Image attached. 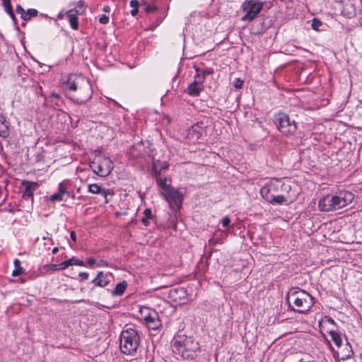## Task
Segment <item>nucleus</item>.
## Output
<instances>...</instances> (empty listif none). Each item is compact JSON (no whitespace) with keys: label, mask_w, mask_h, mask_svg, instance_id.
<instances>
[{"label":"nucleus","mask_w":362,"mask_h":362,"mask_svg":"<svg viewBox=\"0 0 362 362\" xmlns=\"http://www.w3.org/2000/svg\"><path fill=\"white\" fill-rule=\"evenodd\" d=\"M171 346L174 354L186 360L194 359L200 352L198 341L193 337L187 336L181 332L174 336Z\"/></svg>","instance_id":"obj_1"},{"label":"nucleus","mask_w":362,"mask_h":362,"mask_svg":"<svg viewBox=\"0 0 362 362\" xmlns=\"http://www.w3.org/2000/svg\"><path fill=\"white\" fill-rule=\"evenodd\" d=\"M354 194L349 191H341L335 195L327 194L319 200L318 207L321 211L329 212L341 209L350 204Z\"/></svg>","instance_id":"obj_2"},{"label":"nucleus","mask_w":362,"mask_h":362,"mask_svg":"<svg viewBox=\"0 0 362 362\" xmlns=\"http://www.w3.org/2000/svg\"><path fill=\"white\" fill-rule=\"evenodd\" d=\"M286 301L292 310L298 313H305L310 310L315 303L313 297L300 288L290 290Z\"/></svg>","instance_id":"obj_3"},{"label":"nucleus","mask_w":362,"mask_h":362,"mask_svg":"<svg viewBox=\"0 0 362 362\" xmlns=\"http://www.w3.org/2000/svg\"><path fill=\"white\" fill-rule=\"evenodd\" d=\"M139 342L140 337L137 332L133 329H127L121 333L119 349L124 354L134 355Z\"/></svg>","instance_id":"obj_4"},{"label":"nucleus","mask_w":362,"mask_h":362,"mask_svg":"<svg viewBox=\"0 0 362 362\" xmlns=\"http://www.w3.org/2000/svg\"><path fill=\"white\" fill-rule=\"evenodd\" d=\"M275 122L278 129L286 136L292 135L296 131V122L291 120L288 115L285 113L280 112L276 115Z\"/></svg>","instance_id":"obj_5"},{"label":"nucleus","mask_w":362,"mask_h":362,"mask_svg":"<svg viewBox=\"0 0 362 362\" xmlns=\"http://www.w3.org/2000/svg\"><path fill=\"white\" fill-rule=\"evenodd\" d=\"M151 144L148 141H141L134 144L129 149L128 153L130 158L137 160L144 158L146 156H153V150L151 148Z\"/></svg>","instance_id":"obj_6"},{"label":"nucleus","mask_w":362,"mask_h":362,"mask_svg":"<svg viewBox=\"0 0 362 362\" xmlns=\"http://www.w3.org/2000/svg\"><path fill=\"white\" fill-rule=\"evenodd\" d=\"M166 190L162 192L170 207L175 211H179L182 204L183 195L179 189L172 186H165Z\"/></svg>","instance_id":"obj_7"},{"label":"nucleus","mask_w":362,"mask_h":362,"mask_svg":"<svg viewBox=\"0 0 362 362\" xmlns=\"http://www.w3.org/2000/svg\"><path fill=\"white\" fill-rule=\"evenodd\" d=\"M93 171L100 177H107L113 169L112 160L107 157H99L93 163Z\"/></svg>","instance_id":"obj_8"},{"label":"nucleus","mask_w":362,"mask_h":362,"mask_svg":"<svg viewBox=\"0 0 362 362\" xmlns=\"http://www.w3.org/2000/svg\"><path fill=\"white\" fill-rule=\"evenodd\" d=\"M262 7L263 4L261 2H257L254 0L245 1L242 5V8L246 13L242 18V20L252 21L259 13Z\"/></svg>","instance_id":"obj_9"},{"label":"nucleus","mask_w":362,"mask_h":362,"mask_svg":"<svg viewBox=\"0 0 362 362\" xmlns=\"http://www.w3.org/2000/svg\"><path fill=\"white\" fill-rule=\"evenodd\" d=\"M39 187V184L36 182L23 180L21 182V189L23 192V198L25 199H33V192Z\"/></svg>","instance_id":"obj_10"},{"label":"nucleus","mask_w":362,"mask_h":362,"mask_svg":"<svg viewBox=\"0 0 362 362\" xmlns=\"http://www.w3.org/2000/svg\"><path fill=\"white\" fill-rule=\"evenodd\" d=\"M144 320L148 329L156 330L161 325L158 313L153 310H149L146 315L144 316Z\"/></svg>","instance_id":"obj_11"},{"label":"nucleus","mask_w":362,"mask_h":362,"mask_svg":"<svg viewBox=\"0 0 362 362\" xmlns=\"http://www.w3.org/2000/svg\"><path fill=\"white\" fill-rule=\"evenodd\" d=\"M170 298L176 303H185L187 300V293L184 288H175L169 292Z\"/></svg>","instance_id":"obj_12"},{"label":"nucleus","mask_w":362,"mask_h":362,"mask_svg":"<svg viewBox=\"0 0 362 362\" xmlns=\"http://www.w3.org/2000/svg\"><path fill=\"white\" fill-rule=\"evenodd\" d=\"M197 71V74L195 76L194 81L188 86L187 90H203L207 88L204 84L205 76L202 74H199V71Z\"/></svg>","instance_id":"obj_13"},{"label":"nucleus","mask_w":362,"mask_h":362,"mask_svg":"<svg viewBox=\"0 0 362 362\" xmlns=\"http://www.w3.org/2000/svg\"><path fill=\"white\" fill-rule=\"evenodd\" d=\"M279 187V184H274L271 183L269 185H267L264 187H263L261 190L260 193L262 197L265 200H269L270 197H272V195H274L276 194V191Z\"/></svg>","instance_id":"obj_14"},{"label":"nucleus","mask_w":362,"mask_h":362,"mask_svg":"<svg viewBox=\"0 0 362 362\" xmlns=\"http://www.w3.org/2000/svg\"><path fill=\"white\" fill-rule=\"evenodd\" d=\"M110 282V281L108 274L103 272H98L96 277L91 281L93 284L99 287H105Z\"/></svg>","instance_id":"obj_15"},{"label":"nucleus","mask_w":362,"mask_h":362,"mask_svg":"<svg viewBox=\"0 0 362 362\" xmlns=\"http://www.w3.org/2000/svg\"><path fill=\"white\" fill-rule=\"evenodd\" d=\"M67 94L66 95L71 100H74L77 103H83L90 100L92 97V94L88 92L86 95H81V93L83 92H66Z\"/></svg>","instance_id":"obj_16"},{"label":"nucleus","mask_w":362,"mask_h":362,"mask_svg":"<svg viewBox=\"0 0 362 362\" xmlns=\"http://www.w3.org/2000/svg\"><path fill=\"white\" fill-rule=\"evenodd\" d=\"M168 166L166 161L155 160L153 158V175H160L161 171L168 169Z\"/></svg>","instance_id":"obj_17"},{"label":"nucleus","mask_w":362,"mask_h":362,"mask_svg":"<svg viewBox=\"0 0 362 362\" xmlns=\"http://www.w3.org/2000/svg\"><path fill=\"white\" fill-rule=\"evenodd\" d=\"M81 80L80 78L76 76H70L66 81L63 83L64 88L69 89V90H76L78 88V81Z\"/></svg>","instance_id":"obj_18"},{"label":"nucleus","mask_w":362,"mask_h":362,"mask_svg":"<svg viewBox=\"0 0 362 362\" xmlns=\"http://www.w3.org/2000/svg\"><path fill=\"white\" fill-rule=\"evenodd\" d=\"M66 15L71 28L74 30H77L78 28V22L77 17L78 14L74 13V9H71L66 12Z\"/></svg>","instance_id":"obj_19"},{"label":"nucleus","mask_w":362,"mask_h":362,"mask_svg":"<svg viewBox=\"0 0 362 362\" xmlns=\"http://www.w3.org/2000/svg\"><path fill=\"white\" fill-rule=\"evenodd\" d=\"M338 354H341V360H346L351 358L354 353L349 342L346 341L345 347L342 349Z\"/></svg>","instance_id":"obj_20"},{"label":"nucleus","mask_w":362,"mask_h":362,"mask_svg":"<svg viewBox=\"0 0 362 362\" xmlns=\"http://www.w3.org/2000/svg\"><path fill=\"white\" fill-rule=\"evenodd\" d=\"M127 287V284L125 281H123L121 283H119L116 285L114 290L112 291V295L114 296H122L125 291Z\"/></svg>","instance_id":"obj_21"},{"label":"nucleus","mask_w":362,"mask_h":362,"mask_svg":"<svg viewBox=\"0 0 362 362\" xmlns=\"http://www.w3.org/2000/svg\"><path fill=\"white\" fill-rule=\"evenodd\" d=\"M267 202L272 204H283L286 202V199L283 195L275 194L272 195Z\"/></svg>","instance_id":"obj_22"},{"label":"nucleus","mask_w":362,"mask_h":362,"mask_svg":"<svg viewBox=\"0 0 362 362\" xmlns=\"http://www.w3.org/2000/svg\"><path fill=\"white\" fill-rule=\"evenodd\" d=\"M329 334L336 346L340 347L342 341L340 334L338 332L334 330H330Z\"/></svg>","instance_id":"obj_23"},{"label":"nucleus","mask_w":362,"mask_h":362,"mask_svg":"<svg viewBox=\"0 0 362 362\" xmlns=\"http://www.w3.org/2000/svg\"><path fill=\"white\" fill-rule=\"evenodd\" d=\"M158 185L161 188L162 192H164L166 190L165 186H170L167 184L166 177H161L160 175H153Z\"/></svg>","instance_id":"obj_24"},{"label":"nucleus","mask_w":362,"mask_h":362,"mask_svg":"<svg viewBox=\"0 0 362 362\" xmlns=\"http://www.w3.org/2000/svg\"><path fill=\"white\" fill-rule=\"evenodd\" d=\"M13 264L15 269L12 272V276H18L24 273V269L21 267V261L18 259H15Z\"/></svg>","instance_id":"obj_25"},{"label":"nucleus","mask_w":362,"mask_h":362,"mask_svg":"<svg viewBox=\"0 0 362 362\" xmlns=\"http://www.w3.org/2000/svg\"><path fill=\"white\" fill-rule=\"evenodd\" d=\"M3 4H4V6L5 8V11H6V13L10 16V17L11 18V19L13 21H15L16 17H15L14 13L13 11V8H12L10 0H4Z\"/></svg>","instance_id":"obj_26"},{"label":"nucleus","mask_w":362,"mask_h":362,"mask_svg":"<svg viewBox=\"0 0 362 362\" xmlns=\"http://www.w3.org/2000/svg\"><path fill=\"white\" fill-rule=\"evenodd\" d=\"M38 14V11L36 9L34 8H30L27 11L25 12L22 18L25 21H30L32 17H35Z\"/></svg>","instance_id":"obj_27"},{"label":"nucleus","mask_w":362,"mask_h":362,"mask_svg":"<svg viewBox=\"0 0 362 362\" xmlns=\"http://www.w3.org/2000/svg\"><path fill=\"white\" fill-rule=\"evenodd\" d=\"M67 184L68 182L66 181H62L59 185V192L62 194V195H66L68 197H70L71 194L67 190Z\"/></svg>","instance_id":"obj_28"},{"label":"nucleus","mask_w":362,"mask_h":362,"mask_svg":"<svg viewBox=\"0 0 362 362\" xmlns=\"http://www.w3.org/2000/svg\"><path fill=\"white\" fill-rule=\"evenodd\" d=\"M103 189L97 184L89 185L88 187V192L92 194H101Z\"/></svg>","instance_id":"obj_29"},{"label":"nucleus","mask_w":362,"mask_h":362,"mask_svg":"<svg viewBox=\"0 0 362 362\" xmlns=\"http://www.w3.org/2000/svg\"><path fill=\"white\" fill-rule=\"evenodd\" d=\"M69 266H70L69 262H68L66 260L61 262L59 264H52V265L53 270H64V269H66L67 267H69Z\"/></svg>","instance_id":"obj_30"},{"label":"nucleus","mask_w":362,"mask_h":362,"mask_svg":"<svg viewBox=\"0 0 362 362\" xmlns=\"http://www.w3.org/2000/svg\"><path fill=\"white\" fill-rule=\"evenodd\" d=\"M40 96L45 98V103H48L49 102V100H51V101H52L53 99L59 100L61 98L60 94H59L56 92H52L51 95L49 96L48 98L46 95H43L42 93L40 94Z\"/></svg>","instance_id":"obj_31"},{"label":"nucleus","mask_w":362,"mask_h":362,"mask_svg":"<svg viewBox=\"0 0 362 362\" xmlns=\"http://www.w3.org/2000/svg\"><path fill=\"white\" fill-rule=\"evenodd\" d=\"M66 261L69 262L70 266L78 265L81 267H85L86 265L82 260H79L75 257H72L71 258L67 259Z\"/></svg>","instance_id":"obj_32"},{"label":"nucleus","mask_w":362,"mask_h":362,"mask_svg":"<svg viewBox=\"0 0 362 362\" xmlns=\"http://www.w3.org/2000/svg\"><path fill=\"white\" fill-rule=\"evenodd\" d=\"M8 134V126L4 123V121H0V135L6 137Z\"/></svg>","instance_id":"obj_33"},{"label":"nucleus","mask_w":362,"mask_h":362,"mask_svg":"<svg viewBox=\"0 0 362 362\" xmlns=\"http://www.w3.org/2000/svg\"><path fill=\"white\" fill-rule=\"evenodd\" d=\"M74 10L75 13H76L78 15L82 14L83 13V11H85L84 2L83 1H79L77 4L76 9H74Z\"/></svg>","instance_id":"obj_34"},{"label":"nucleus","mask_w":362,"mask_h":362,"mask_svg":"<svg viewBox=\"0 0 362 362\" xmlns=\"http://www.w3.org/2000/svg\"><path fill=\"white\" fill-rule=\"evenodd\" d=\"M63 197L62 194H60L59 192L57 193L53 194L49 197L50 201L52 202H60L63 200Z\"/></svg>","instance_id":"obj_35"},{"label":"nucleus","mask_w":362,"mask_h":362,"mask_svg":"<svg viewBox=\"0 0 362 362\" xmlns=\"http://www.w3.org/2000/svg\"><path fill=\"white\" fill-rule=\"evenodd\" d=\"M312 28L315 30H319L320 26L322 25V22L317 18H313L312 21Z\"/></svg>","instance_id":"obj_36"},{"label":"nucleus","mask_w":362,"mask_h":362,"mask_svg":"<svg viewBox=\"0 0 362 362\" xmlns=\"http://www.w3.org/2000/svg\"><path fill=\"white\" fill-rule=\"evenodd\" d=\"M144 10L146 13L155 12L158 10V8L156 6L146 5Z\"/></svg>","instance_id":"obj_37"},{"label":"nucleus","mask_w":362,"mask_h":362,"mask_svg":"<svg viewBox=\"0 0 362 362\" xmlns=\"http://www.w3.org/2000/svg\"><path fill=\"white\" fill-rule=\"evenodd\" d=\"M243 81L241 80L240 78H236L235 79V81L234 82V87L236 88V89H240L243 88Z\"/></svg>","instance_id":"obj_38"},{"label":"nucleus","mask_w":362,"mask_h":362,"mask_svg":"<svg viewBox=\"0 0 362 362\" xmlns=\"http://www.w3.org/2000/svg\"><path fill=\"white\" fill-rule=\"evenodd\" d=\"M144 216L148 218V219H153V216L152 214V211L151 209H146L144 211Z\"/></svg>","instance_id":"obj_39"},{"label":"nucleus","mask_w":362,"mask_h":362,"mask_svg":"<svg viewBox=\"0 0 362 362\" xmlns=\"http://www.w3.org/2000/svg\"><path fill=\"white\" fill-rule=\"evenodd\" d=\"M221 223L224 228H226L230 225V219L228 216H226L221 220Z\"/></svg>","instance_id":"obj_40"},{"label":"nucleus","mask_w":362,"mask_h":362,"mask_svg":"<svg viewBox=\"0 0 362 362\" xmlns=\"http://www.w3.org/2000/svg\"><path fill=\"white\" fill-rule=\"evenodd\" d=\"M99 22L102 24H107L109 22V17L106 15H103L99 18Z\"/></svg>","instance_id":"obj_41"},{"label":"nucleus","mask_w":362,"mask_h":362,"mask_svg":"<svg viewBox=\"0 0 362 362\" xmlns=\"http://www.w3.org/2000/svg\"><path fill=\"white\" fill-rule=\"evenodd\" d=\"M103 196V197L105 198V203L107 204L109 202V199H108V194L110 195H112V194H110V193H108L107 190L105 189H103V191L102 192V193L100 194Z\"/></svg>","instance_id":"obj_42"},{"label":"nucleus","mask_w":362,"mask_h":362,"mask_svg":"<svg viewBox=\"0 0 362 362\" xmlns=\"http://www.w3.org/2000/svg\"><path fill=\"white\" fill-rule=\"evenodd\" d=\"M16 11L18 13H20L21 16V18L23 16L25 11L23 9V8L21 5H18L16 6Z\"/></svg>","instance_id":"obj_43"},{"label":"nucleus","mask_w":362,"mask_h":362,"mask_svg":"<svg viewBox=\"0 0 362 362\" xmlns=\"http://www.w3.org/2000/svg\"><path fill=\"white\" fill-rule=\"evenodd\" d=\"M78 276L81 278V281L87 280L89 274L87 272H80Z\"/></svg>","instance_id":"obj_44"},{"label":"nucleus","mask_w":362,"mask_h":362,"mask_svg":"<svg viewBox=\"0 0 362 362\" xmlns=\"http://www.w3.org/2000/svg\"><path fill=\"white\" fill-rule=\"evenodd\" d=\"M139 4H139V1H137V0H132V1H130V6H131L132 8H139Z\"/></svg>","instance_id":"obj_45"},{"label":"nucleus","mask_w":362,"mask_h":362,"mask_svg":"<svg viewBox=\"0 0 362 362\" xmlns=\"http://www.w3.org/2000/svg\"><path fill=\"white\" fill-rule=\"evenodd\" d=\"M213 74V69H208L202 72V74L206 76V75H211Z\"/></svg>","instance_id":"obj_46"},{"label":"nucleus","mask_w":362,"mask_h":362,"mask_svg":"<svg viewBox=\"0 0 362 362\" xmlns=\"http://www.w3.org/2000/svg\"><path fill=\"white\" fill-rule=\"evenodd\" d=\"M95 260L93 258L90 257L88 259L86 264L91 267L92 265H93L95 264Z\"/></svg>","instance_id":"obj_47"},{"label":"nucleus","mask_w":362,"mask_h":362,"mask_svg":"<svg viewBox=\"0 0 362 362\" xmlns=\"http://www.w3.org/2000/svg\"><path fill=\"white\" fill-rule=\"evenodd\" d=\"M148 220H149V219H148V218H146V217H144H144L141 218V221L142 223H143L145 226H148L149 225V221H148Z\"/></svg>","instance_id":"obj_48"},{"label":"nucleus","mask_w":362,"mask_h":362,"mask_svg":"<svg viewBox=\"0 0 362 362\" xmlns=\"http://www.w3.org/2000/svg\"><path fill=\"white\" fill-rule=\"evenodd\" d=\"M70 236L72 240L76 241V234L74 231L71 232Z\"/></svg>","instance_id":"obj_49"},{"label":"nucleus","mask_w":362,"mask_h":362,"mask_svg":"<svg viewBox=\"0 0 362 362\" xmlns=\"http://www.w3.org/2000/svg\"><path fill=\"white\" fill-rule=\"evenodd\" d=\"M139 12L138 8H134L131 11V14L132 16H136Z\"/></svg>","instance_id":"obj_50"},{"label":"nucleus","mask_w":362,"mask_h":362,"mask_svg":"<svg viewBox=\"0 0 362 362\" xmlns=\"http://www.w3.org/2000/svg\"><path fill=\"white\" fill-rule=\"evenodd\" d=\"M107 266V262H104V261H101L100 263L98 264V267H100V266Z\"/></svg>","instance_id":"obj_51"},{"label":"nucleus","mask_w":362,"mask_h":362,"mask_svg":"<svg viewBox=\"0 0 362 362\" xmlns=\"http://www.w3.org/2000/svg\"><path fill=\"white\" fill-rule=\"evenodd\" d=\"M188 93H189V95H191L192 96H198L200 92L194 91V92H188Z\"/></svg>","instance_id":"obj_52"},{"label":"nucleus","mask_w":362,"mask_h":362,"mask_svg":"<svg viewBox=\"0 0 362 362\" xmlns=\"http://www.w3.org/2000/svg\"><path fill=\"white\" fill-rule=\"evenodd\" d=\"M327 321L330 323V324H332V325H335V322L334 320L331 318L330 317H327Z\"/></svg>","instance_id":"obj_53"},{"label":"nucleus","mask_w":362,"mask_h":362,"mask_svg":"<svg viewBox=\"0 0 362 362\" xmlns=\"http://www.w3.org/2000/svg\"><path fill=\"white\" fill-rule=\"evenodd\" d=\"M328 103V100L326 99V100H323L322 103H321V105L322 106H325Z\"/></svg>","instance_id":"obj_54"},{"label":"nucleus","mask_w":362,"mask_h":362,"mask_svg":"<svg viewBox=\"0 0 362 362\" xmlns=\"http://www.w3.org/2000/svg\"><path fill=\"white\" fill-rule=\"evenodd\" d=\"M65 16H66V13H65L64 14H62V13H60L59 14V18L62 19V18H64Z\"/></svg>","instance_id":"obj_55"},{"label":"nucleus","mask_w":362,"mask_h":362,"mask_svg":"<svg viewBox=\"0 0 362 362\" xmlns=\"http://www.w3.org/2000/svg\"><path fill=\"white\" fill-rule=\"evenodd\" d=\"M58 250H59L58 247H54V248L52 249V253H53V254H56V253L58 252Z\"/></svg>","instance_id":"obj_56"},{"label":"nucleus","mask_w":362,"mask_h":362,"mask_svg":"<svg viewBox=\"0 0 362 362\" xmlns=\"http://www.w3.org/2000/svg\"><path fill=\"white\" fill-rule=\"evenodd\" d=\"M103 10L105 11V12H109L110 11V7L109 6H105Z\"/></svg>","instance_id":"obj_57"},{"label":"nucleus","mask_w":362,"mask_h":362,"mask_svg":"<svg viewBox=\"0 0 362 362\" xmlns=\"http://www.w3.org/2000/svg\"><path fill=\"white\" fill-rule=\"evenodd\" d=\"M141 5H146V1H141Z\"/></svg>","instance_id":"obj_58"},{"label":"nucleus","mask_w":362,"mask_h":362,"mask_svg":"<svg viewBox=\"0 0 362 362\" xmlns=\"http://www.w3.org/2000/svg\"><path fill=\"white\" fill-rule=\"evenodd\" d=\"M288 90H291V89H289ZM292 90H297V91H299V90H303V89H292Z\"/></svg>","instance_id":"obj_59"},{"label":"nucleus","mask_w":362,"mask_h":362,"mask_svg":"<svg viewBox=\"0 0 362 362\" xmlns=\"http://www.w3.org/2000/svg\"><path fill=\"white\" fill-rule=\"evenodd\" d=\"M167 119H168V122L169 123L170 122V119L168 117H167Z\"/></svg>","instance_id":"obj_60"},{"label":"nucleus","mask_w":362,"mask_h":362,"mask_svg":"<svg viewBox=\"0 0 362 362\" xmlns=\"http://www.w3.org/2000/svg\"><path fill=\"white\" fill-rule=\"evenodd\" d=\"M42 239H43V240H46V239H47V238H46V237H43V238H42Z\"/></svg>","instance_id":"obj_61"}]
</instances>
